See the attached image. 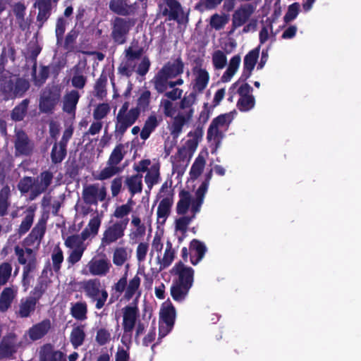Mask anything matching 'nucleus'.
<instances>
[{"instance_id":"nucleus-46","label":"nucleus","mask_w":361,"mask_h":361,"mask_svg":"<svg viewBox=\"0 0 361 361\" xmlns=\"http://www.w3.org/2000/svg\"><path fill=\"white\" fill-rule=\"evenodd\" d=\"M124 145L121 143L116 145L112 150L107 165L116 166L125 157Z\"/></svg>"},{"instance_id":"nucleus-21","label":"nucleus","mask_w":361,"mask_h":361,"mask_svg":"<svg viewBox=\"0 0 361 361\" xmlns=\"http://www.w3.org/2000/svg\"><path fill=\"white\" fill-rule=\"evenodd\" d=\"M109 8L117 15L127 16L134 14L137 6L136 3L128 4L127 0H111Z\"/></svg>"},{"instance_id":"nucleus-24","label":"nucleus","mask_w":361,"mask_h":361,"mask_svg":"<svg viewBox=\"0 0 361 361\" xmlns=\"http://www.w3.org/2000/svg\"><path fill=\"white\" fill-rule=\"evenodd\" d=\"M80 97L79 92L75 90L66 93L63 97V111L68 114L74 116Z\"/></svg>"},{"instance_id":"nucleus-58","label":"nucleus","mask_w":361,"mask_h":361,"mask_svg":"<svg viewBox=\"0 0 361 361\" xmlns=\"http://www.w3.org/2000/svg\"><path fill=\"white\" fill-rule=\"evenodd\" d=\"M67 154V148L59 146V144L54 143L51 152V159L53 164L61 163Z\"/></svg>"},{"instance_id":"nucleus-40","label":"nucleus","mask_w":361,"mask_h":361,"mask_svg":"<svg viewBox=\"0 0 361 361\" xmlns=\"http://www.w3.org/2000/svg\"><path fill=\"white\" fill-rule=\"evenodd\" d=\"M159 123L157 116L154 114L150 115L144 123V126L140 132L141 139L145 140L150 136L151 133L158 126Z\"/></svg>"},{"instance_id":"nucleus-44","label":"nucleus","mask_w":361,"mask_h":361,"mask_svg":"<svg viewBox=\"0 0 361 361\" xmlns=\"http://www.w3.org/2000/svg\"><path fill=\"white\" fill-rule=\"evenodd\" d=\"M131 224L134 226L136 229L135 231H132L129 234L130 240H137V238L145 235L146 232V227L145 224L142 223L139 216L133 215Z\"/></svg>"},{"instance_id":"nucleus-27","label":"nucleus","mask_w":361,"mask_h":361,"mask_svg":"<svg viewBox=\"0 0 361 361\" xmlns=\"http://www.w3.org/2000/svg\"><path fill=\"white\" fill-rule=\"evenodd\" d=\"M85 329V324H79L73 328L70 334V342L74 349H78L84 343L86 338Z\"/></svg>"},{"instance_id":"nucleus-64","label":"nucleus","mask_w":361,"mask_h":361,"mask_svg":"<svg viewBox=\"0 0 361 361\" xmlns=\"http://www.w3.org/2000/svg\"><path fill=\"white\" fill-rule=\"evenodd\" d=\"M35 178L31 176H25L18 183V189L22 194L27 193L35 188Z\"/></svg>"},{"instance_id":"nucleus-18","label":"nucleus","mask_w":361,"mask_h":361,"mask_svg":"<svg viewBox=\"0 0 361 361\" xmlns=\"http://www.w3.org/2000/svg\"><path fill=\"white\" fill-rule=\"evenodd\" d=\"M54 178L53 173L49 171H42L39 177L35 179V188L32 190L30 193V200H34L40 194L45 192L51 184Z\"/></svg>"},{"instance_id":"nucleus-47","label":"nucleus","mask_w":361,"mask_h":361,"mask_svg":"<svg viewBox=\"0 0 361 361\" xmlns=\"http://www.w3.org/2000/svg\"><path fill=\"white\" fill-rule=\"evenodd\" d=\"M205 164V159L202 156L199 155L195 159L190 170V176L192 180H196L202 174Z\"/></svg>"},{"instance_id":"nucleus-20","label":"nucleus","mask_w":361,"mask_h":361,"mask_svg":"<svg viewBox=\"0 0 361 361\" xmlns=\"http://www.w3.org/2000/svg\"><path fill=\"white\" fill-rule=\"evenodd\" d=\"M34 6L37 8V25L38 29H41L48 20L51 14V0H37Z\"/></svg>"},{"instance_id":"nucleus-25","label":"nucleus","mask_w":361,"mask_h":361,"mask_svg":"<svg viewBox=\"0 0 361 361\" xmlns=\"http://www.w3.org/2000/svg\"><path fill=\"white\" fill-rule=\"evenodd\" d=\"M124 185L127 187L131 196L142 192V175L136 173L127 176L124 180Z\"/></svg>"},{"instance_id":"nucleus-63","label":"nucleus","mask_w":361,"mask_h":361,"mask_svg":"<svg viewBox=\"0 0 361 361\" xmlns=\"http://www.w3.org/2000/svg\"><path fill=\"white\" fill-rule=\"evenodd\" d=\"M186 122L187 119L185 118V116L183 115L179 114L174 117L171 126V135L174 137H178L180 133L182 132L183 128Z\"/></svg>"},{"instance_id":"nucleus-23","label":"nucleus","mask_w":361,"mask_h":361,"mask_svg":"<svg viewBox=\"0 0 361 361\" xmlns=\"http://www.w3.org/2000/svg\"><path fill=\"white\" fill-rule=\"evenodd\" d=\"M190 262L197 265L204 257L207 248L204 243L197 239H192L190 243Z\"/></svg>"},{"instance_id":"nucleus-7","label":"nucleus","mask_w":361,"mask_h":361,"mask_svg":"<svg viewBox=\"0 0 361 361\" xmlns=\"http://www.w3.org/2000/svg\"><path fill=\"white\" fill-rule=\"evenodd\" d=\"M233 119V112L222 114L214 118L211 122L207 130V138L208 141L214 140L216 141V147H219L221 140L224 137L223 133L219 128H228Z\"/></svg>"},{"instance_id":"nucleus-12","label":"nucleus","mask_w":361,"mask_h":361,"mask_svg":"<svg viewBox=\"0 0 361 361\" xmlns=\"http://www.w3.org/2000/svg\"><path fill=\"white\" fill-rule=\"evenodd\" d=\"M255 6L252 4H245L238 8L232 16V28L231 33L234 32L238 27L243 26L254 13Z\"/></svg>"},{"instance_id":"nucleus-61","label":"nucleus","mask_w":361,"mask_h":361,"mask_svg":"<svg viewBox=\"0 0 361 361\" xmlns=\"http://www.w3.org/2000/svg\"><path fill=\"white\" fill-rule=\"evenodd\" d=\"M107 83V78L106 75H101L97 80L94 89L95 92V97L99 99H103L106 94V86Z\"/></svg>"},{"instance_id":"nucleus-5","label":"nucleus","mask_w":361,"mask_h":361,"mask_svg":"<svg viewBox=\"0 0 361 361\" xmlns=\"http://www.w3.org/2000/svg\"><path fill=\"white\" fill-rule=\"evenodd\" d=\"M61 88L58 85H48L42 92L39 102V109L42 113L51 114L59 102Z\"/></svg>"},{"instance_id":"nucleus-33","label":"nucleus","mask_w":361,"mask_h":361,"mask_svg":"<svg viewBox=\"0 0 361 361\" xmlns=\"http://www.w3.org/2000/svg\"><path fill=\"white\" fill-rule=\"evenodd\" d=\"M87 305L86 302H77L71 304L70 313L78 321H85L87 319Z\"/></svg>"},{"instance_id":"nucleus-55","label":"nucleus","mask_w":361,"mask_h":361,"mask_svg":"<svg viewBox=\"0 0 361 361\" xmlns=\"http://www.w3.org/2000/svg\"><path fill=\"white\" fill-rule=\"evenodd\" d=\"M260 47H257L250 51L244 57L243 66L244 68H250L253 70L257 61L259 54Z\"/></svg>"},{"instance_id":"nucleus-28","label":"nucleus","mask_w":361,"mask_h":361,"mask_svg":"<svg viewBox=\"0 0 361 361\" xmlns=\"http://www.w3.org/2000/svg\"><path fill=\"white\" fill-rule=\"evenodd\" d=\"M184 63L180 57L177 58L173 63L164 66L160 71L170 78H175L183 73Z\"/></svg>"},{"instance_id":"nucleus-36","label":"nucleus","mask_w":361,"mask_h":361,"mask_svg":"<svg viewBox=\"0 0 361 361\" xmlns=\"http://www.w3.org/2000/svg\"><path fill=\"white\" fill-rule=\"evenodd\" d=\"M179 198L176 205V212L179 215H184L190 208L191 195L189 191L182 190L179 192Z\"/></svg>"},{"instance_id":"nucleus-34","label":"nucleus","mask_w":361,"mask_h":361,"mask_svg":"<svg viewBox=\"0 0 361 361\" xmlns=\"http://www.w3.org/2000/svg\"><path fill=\"white\" fill-rule=\"evenodd\" d=\"M214 109H212L211 106H209L208 103H204L202 110L199 115L197 126L195 129L196 130V134L200 135L201 133H204V126L209 121Z\"/></svg>"},{"instance_id":"nucleus-39","label":"nucleus","mask_w":361,"mask_h":361,"mask_svg":"<svg viewBox=\"0 0 361 361\" xmlns=\"http://www.w3.org/2000/svg\"><path fill=\"white\" fill-rule=\"evenodd\" d=\"M15 298V293L12 288H5L0 295V311L6 312L11 307Z\"/></svg>"},{"instance_id":"nucleus-11","label":"nucleus","mask_w":361,"mask_h":361,"mask_svg":"<svg viewBox=\"0 0 361 361\" xmlns=\"http://www.w3.org/2000/svg\"><path fill=\"white\" fill-rule=\"evenodd\" d=\"M34 143L29 138L27 133L19 130L16 133V139L14 141L15 155L18 156H30L34 150Z\"/></svg>"},{"instance_id":"nucleus-49","label":"nucleus","mask_w":361,"mask_h":361,"mask_svg":"<svg viewBox=\"0 0 361 361\" xmlns=\"http://www.w3.org/2000/svg\"><path fill=\"white\" fill-rule=\"evenodd\" d=\"M203 134V133H201L200 135L196 134V130L188 133V137L191 138L188 139L183 146L189 150L190 156H192L195 151L196 150L198 146V143L201 140Z\"/></svg>"},{"instance_id":"nucleus-8","label":"nucleus","mask_w":361,"mask_h":361,"mask_svg":"<svg viewBox=\"0 0 361 361\" xmlns=\"http://www.w3.org/2000/svg\"><path fill=\"white\" fill-rule=\"evenodd\" d=\"M134 22L130 19L116 17L111 23V37L116 44H123L127 41V37Z\"/></svg>"},{"instance_id":"nucleus-26","label":"nucleus","mask_w":361,"mask_h":361,"mask_svg":"<svg viewBox=\"0 0 361 361\" xmlns=\"http://www.w3.org/2000/svg\"><path fill=\"white\" fill-rule=\"evenodd\" d=\"M191 288L189 286L173 281L170 289L171 295L175 301L183 302L186 298Z\"/></svg>"},{"instance_id":"nucleus-53","label":"nucleus","mask_w":361,"mask_h":361,"mask_svg":"<svg viewBox=\"0 0 361 361\" xmlns=\"http://www.w3.org/2000/svg\"><path fill=\"white\" fill-rule=\"evenodd\" d=\"M175 257V252L172 248V243L168 240L166 242V250L162 259L160 262V270L164 269L169 267Z\"/></svg>"},{"instance_id":"nucleus-29","label":"nucleus","mask_w":361,"mask_h":361,"mask_svg":"<svg viewBox=\"0 0 361 361\" xmlns=\"http://www.w3.org/2000/svg\"><path fill=\"white\" fill-rule=\"evenodd\" d=\"M89 238L87 231H82L80 235L73 234L69 235L64 242L66 247L68 248H85L84 241Z\"/></svg>"},{"instance_id":"nucleus-4","label":"nucleus","mask_w":361,"mask_h":361,"mask_svg":"<svg viewBox=\"0 0 361 361\" xmlns=\"http://www.w3.org/2000/svg\"><path fill=\"white\" fill-rule=\"evenodd\" d=\"M122 312L123 334L121 338V342L123 345L128 346L132 342L133 331L140 315L137 303L135 302L134 305H126L122 309Z\"/></svg>"},{"instance_id":"nucleus-19","label":"nucleus","mask_w":361,"mask_h":361,"mask_svg":"<svg viewBox=\"0 0 361 361\" xmlns=\"http://www.w3.org/2000/svg\"><path fill=\"white\" fill-rule=\"evenodd\" d=\"M164 2L166 7L162 8V6L159 5L161 15L167 17V20H175L178 23H181L179 14L183 13V8L180 2L177 0H164Z\"/></svg>"},{"instance_id":"nucleus-42","label":"nucleus","mask_w":361,"mask_h":361,"mask_svg":"<svg viewBox=\"0 0 361 361\" xmlns=\"http://www.w3.org/2000/svg\"><path fill=\"white\" fill-rule=\"evenodd\" d=\"M151 102V92L148 90H143L137 99V106L133 109H137L140 115V112H145L149 109Z\"/></svg>"},{"instance_id":"nucleus-15","label":"nucleus","mask_w":361,"mask_h":361,"mask_svg":"<svg viewBox=\"0 0 361 361\" xmlns=\"http://www.w3.org/2000/svg\"><path fill=\"white\" fill-rule=\"evenodd\" d=\"M171 272L173 275L178 276L174 281L190 287L192 286L195 271L192 267H187L183 262L179 261L175 264Z\"/></svg>"},{"instance_id":"nucleus-51","label":"nucleus","mask_w":361,"mask_h":361,"mask_svg":"<svg viewBox=\"0 0 361 361\" xmlns=\"http://www.w3.org/2000/svg\"><path fill=\"white\" fill-rule=\"evenodd\" d=\"M50 74V66L41 64L38 73L33 79L35 86L37 87H42L49 78Z\"/></svg>"},{"instance_id":"nucleus-6","label":"nucleus","mask_w":361,"mask_h":361,"mask_svg":"<svg viewBox=\"0 0 361 361\" xmlns=\"http://www.w3.org/2000/svg\"><path fill=\"white\" fill-rule=\"evenodd\" d=\"M101 282L99 279H91L82 282V288L86 296L96 300L95 307L102 309L108 298V293L105 289L101 288Z\"/></svg>"},{"instance_id":"nucleus-62","label":"nucleus","mask_w":361,"mask_h":361,"mask_svg":"<svg viewBox=\"0 0 361 361\" xmlns=\"http://www.w3.org/2000/svg\"><path fill=\"white\" fill-rule=\"evenodd\" d=\"M12 269V265L9 262H4L0 264V286L6 285L8 282Z\"/></svg>"},{"instance_id":"nucleus-60","label":"nucleus","mask_w":361,"mask_h":361,"mask_svg":"<svg viewBox=\"0 0 361 361\" xmlns=\"http://www.w3.org/2000/svg\"><path fill=\"white\" fill-rule=\"evenodd\" d=\"M123 169L114 166V165H108V166L103 169L98 174L97 179L99 180H104L109 179L114 176L120 173L122 171Z\"/></svg>"},{"instance_id":"nucleus-13","label":"nucleus","mask_w":361,"mask_h":361,"mask_svg":"<svg viewBox=\"0 0 361 361\" xmlns=\"http://www.w3.org/2000/svg\"><path fill=\"white\" fill-rule=\"evenodd\" d=\"M111 267L110 260L105 254L102 257H94L87 264L89 273L92 276H106Z\"/></svg>"},{"instance_id":"nucleus-41","label":"nucleus","mask_w":361,"mask_h":361,"mask_svg":"<svg viewBox=\"0 0 361 361\" xmlns=\"http://www.w3.org/2000/svg\"><path fill=\"white\" fill-rule=\"evenodd\" d=\"M35 218V210L29 207L25 212V216L23 218L18 229L19 235H25L30 229Z\"/></svg>"},{"instance_id":"nucleus-17","label":"nucleus","mask_w":361,"mask_h":361,"mask_svg":"<svg viewBox=\"0 0 361 361\" xmlns=\"http://www.w3.org/2000/svg\"><path fill=\"white\" fill-rule=\"evenodd\" d=\"M47 220L42 217L32 229L30 234L24 239V246H32L37 242V247L39 245L47 229Z\"/></svg>"},{"instance_id":"nucleus-56","label":"nucleus","mask_w":361,"mask_h":361,"mask_svg":"<svg viewBox=\"0 0 361 361\" xmlns=\"http://www.w3.org/2000/svg\"><path fill=\"white\" fill-rule=\"evenodd\" d=\"M102 224V216L97 214L96 216L92 217L87 226L82 230L87 231L89 238L92 235L93 237L98 234L100 226Z\"/></svg>"},{"instance_id":"nucleus-10","label":"nucleus","mask_w":361,"mask_h":361,"mask_svg":"<svg viewBox=\"0 0 361 361\" xmlns=\"http://www.w3.org/2000/svg\"><path fill=\"white\" fill-rule=\"evenodd\" d=\"M253 88L247 82L242 84L237 92L240 96L237 102V107L241 112H246L254 108L255 99L252 94Z\"/></svg>"},{"instance_id":"nucleus-35","label":"nucleus","mask_w":361,"mask_h":361,"mask_svg":"<svg viewBox=\"0 0 361 361\" xmlns=\"http://www.w3.org/2000/svg\"><path fill=\"white\" fill-rule=\"evenodd\" d=\"M209 80V73L202 68H200L197 71V75L193 85V90L197 93H202L207 87Z\"/></svg>"},{"instance_id":"nucleus-14","label":"nucleus","mask_w":361,"mask_h":361,"mask_svg":"<svg viewBox=\"0 0 361 361\" xmlns=\"http://www.w3.org/2000/svg\"><path fill=\"white\" fill-rule=\"evenodd\" d=\"M106 190L105 187L99 189L98 185L93 184L84 188L82 190V199L88 205H97L98 200L102 202L106 199Z\"/></svg>"},{"instance_id":"nucleus-30","label":"nucleus","mask_w":361,"mask_h":361,"mask_svg":"<svg viewBox=\"0 0 361 361\" xmlns=\"http://www.w3.org/2000/svg\"><path fill=\"white\" fill-rule=\"evenodd\" d=\"M172 204L173 201L169 197H164L160 201L157 212V221L159 223L161 224L165 223L170 214Z\"/></svg>"},{"instance_id":"nucleus-48","label":"nucleus","mask_w":361,"mask_h":361,"mask_svg":"<svg viewBox=\"0 0 361 361\" xmlns=\"http://www.w3.org/2000/svg\"><path fill=\"white\" fill-rule=\"evenodd\" d=\"M51 258L53 270L56 274H59L61 268V264L64 259L63 250L59 245L54 248Z\"/></svg>"},{"instance_id":"nucleus-1","label":"nucleus","mask_w":361,"mask_h":361,"mask_svg":"<svg viewBox=\"0 0 361 361\" xmlns=\"http://www.w3.org/2000/svg\"><path fill=\"white\" fill-rule=\"evenodd\" d=\"M30 87V82L24 78L0 77V94L4 101L23 97Z\"/></svg>"},{"instance_id":"nucleus-32","label":"nucleus","mask_w":361,"mask_h":361,"mask_svg":"<svg viewBox=\"0 0 361 361\" xmlns=\"http://www.w3.org/2000/svg\"><path fill=\"white\" fill-rule=\"evenodd\" d=\"M37 303L29 297L25 300H21L19 310L16 312L17 316L20 318L29 317L35 311Z\"/></svg>"},{"instance_id":"nucleus-45","label":"nucleus","mask_w":361,"mask_h":361,"mask_svg":"<svg viewBox=\"0 0 361 361\" xmlns=\"http://www.w3.org/2000/svg\"><path fill=\"white\" fill-rule=\"evenodd\" d=\"M229 21V15L226 13H214L210 17L209 25L216 30H220L224 27V26Z\"/></svg>"},{"instance_id":"nucleus-9","label":"nucleus","mask_w":361,"mask_h":361,"mask_svg":"<svg viewBox=\"0 0 361 361\" xmlns=\"http://www.w3.org/2000/svg\"><path fill=\"white\" fill-rule=\"evenodd\" d=\"M140 114L137 109L131 108L128 113L117 114L114 135L121 140L128 128L132 126L138 119Z\"/></svg>"},{"instance_id":"nucleus-37","label":"nucleus","mask_w":361,"mask_h":361,"mask_svg":"<svg viewBox=\"0 0 361 361\" xmlns=\"http://www.w3.org/2000/svg\"><path fill=\"white\" fill-rule=\"evenodd\" d=\"M169 79V77L159 70L150 80V82L153 84L154 88L158 94H163L167 90V80Z\"/></svg>"},{"instance_id":"nucleus-54","label":"nucleus","mask_w":361,"mask_h":361,"mask_svg":"<svg viewBox=\"0 0 361 361\" xmlns=\"http://www.w3.org/2000/svg\"><path fill=\"white\" fill-rule=\"evenodd\" d=\"M127 248L125 247H116L113 252V263L117 267L123 266L128 260Z\"/></svg>"},{"instance_id":"nucleus-2","label":"nucleus","mask_w":361,"mask_h":361,"mask_svg":"<svg viewBox=\"0 0 361 361\" xmlns=\"http://www.w3.org/2000/svg\"><path fill=\"white\" fill-rule=\"evenodd\" d=\"M30 246H25V248L16 245L14 252L17 257L20 264L23 265L22 283L24 286L29 285L30 282V274L33 273L37 267V250H35Z\"/></svg>"},{"instance_id":"nucleus-16","label":"nucleus","mask_w":361,"mask_h":361,"mask_svg":"<svg viewBox=\"0 0 361 361\" xmlns=\"http://www.w3.org/2000/svg\"><path fill=\"white\" fill-rule=\"evenodd\" d=\"M17 350L16 334L9 333L5 335L0 342V360L11 358Z\"/></svg>"},{"instance_id":"nucleus-31","label":"nucleus","mask_w":361,"mask_h":361,"mask_svg":"<svg viewBox=\"0 0 361 361\" xmlns=\"http://www.w3.org/2000/svg\"><path fill=\"white\" fill-rule=\"evenodd\" d=\"M160 181V164L156 163L152 164L149 169L147 171L145 176V182L149 190L153 186Z\"/></svg>"},{"instance_id":"nucleus-22","label":"nucleus","mask_w":361,"mask_h":361,"mask_svg":"<svg viewBox=\"0 0 361 361\" xmlns=\"http://www.w3.org/2000/svg\"><path fill=\"white\" fill-rule=\"evenodd\" d=\"M51 329V323L49 319H44L40 322L32 325L28 330V336L30 340L35 341L42 338Z\"/></svg>"},{"instance_id":"nucleus-57","label":"nucleus","mask_w":361,"mask_h":361,"mask_svg":"<svg viewBox=\"0 0 361 361\" xmlns=\"http://www.w3.org/2000/svg\"><path fill=\"white\" fill-rule=\"evenodd\" d=\"M204 189H197L195 192V198L191 200V212L194 218L197 213L200 211L201 207L203 204L204 196L207 192L203 190Z\"/></svg>"},{"instance_id":"nucleus-38","label":"nucleus","mask_w":361,"mask_h":361,"mask_svg":"<svg viewBox=\"0 0 361 361\" xmlns=\"http://www.w3.org/2000/svg\"><path fill=\"white\" fill-rule=\"evenodd\" d=\"M30 99H25L16 105L11 111V119L16 122L23 121L27 114Z\"/></svg>"},{"instance_id":"nucleus-59","label":"nucleus","mask_w":361,"mask_h":361,"mask_svg":"<svg viewBox=\"0 0 361 361\" xmlns=\"http://www.w3.org/2000/svg\"><path fill=\"white\" fill-rule=\"evenodd\" d=\"M135 67L136 63H135V61L125 58V61H122L118 66V71L121 75L130 78L135 71Z\"/></svg>"},{"instance_id":"nucleus-52","label":"nucleus","mask_w":361,"mask_h":361,"mask_svg":"<svg viewBox=\"0 0 361 361\" xmlns=\"http://www.w3.org/2000/svg\"><path fill=\"white\" fill-rule=\"evenodd\" d=\"M132 204L133 200L130 199L126 204L118 206L113 213V216L120 220L129 219L128 216L132 211Z\"/></svg>"},{"instance_id":"nucleus-43","label":"nucleus","mask_w":361,"mask_h":361,"mask_svg":"<svg viewBox=\"0 0 361 361\" xmlns=\"http://www.w3.org/2000/svg\"><path fill=\"white\" fill-rule=\"evenodd\" d=\"M176 319V310L173 305L170 303L167 307H164L160 313V321L164 324L169 326H174Z\"/></svg>"},{"instance_id":"nucleus-50","label":"nucleus","mask_w":361,"mask_h":361,"mask_svg":"<svg viewBox=\"0 0 361 361\" xmlns=\"http://www.w3.org/2000/svg\"><path fill=\"white\" fill-rule=\"evenodd\" d=\"M140 278L135 275L132 279L127 283L126 290L125 291L124 298L127 300H130L135 295L140 286Z\"/></svg>"},{"instance_id":"nucleus-3","label":"nucleus","mask_w":361,"mask_h":361,"mask_svg":"<svg viewBox=\"0 0 361 361\" xmlns=\"http://www.w3.org/2000/svg\"><path fill=\"white\" fill-rule=\"evenodd\" d=\"M129 221L130 219H126L109 221V225L106 226L103 232L100 247H105L122 240L125 235Z\"/></svg>"}]
</instances>
